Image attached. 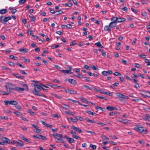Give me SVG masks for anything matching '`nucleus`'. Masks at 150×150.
<instances>
[{"instance_id":"2eb2a0df","label":"nucleus","mask_w":150,"mask_h":150,"mask_svg":"<svg viewBox=\"0 0 150 150\" xmlns=\"http://www.w3.org/2000/svg\"><path fill=\"white\" fill-rule=\"evenodd\" d=\"M23 145V144L21 141L19 140L18 142H17L16 146H22Z\"/></svg>"},{"instance_id":"5701e85b","label":"nucleus","mask_w":150,"mask_h":150,"mask_svg":"<svg viewBox=\"0 0 150 150\" xmlns=\"http://www.w3.org/2000/svg\"><path fill=\"white\" fill-rule=\"evenodd\" d=\"M95 45H96L97 47H100L101 48H103V47L101 44H100V42H96L95 44Z\"/></svg>"},{"instance_id":"ea45409f","label":"nucleus","mask_w":150,"mask_h":150,"mask_svg":"<svg viewBox=\"0 0 150 150\" xmlns=\"http://www.w3.org/2000/svg\"><path fill=\"white\" fill-rule=\"evenodd\" d=\"M90 146L92 147L93 149H95L96 148V146L95 145H93L92 144H90Z\"/></svg>"},{"instance_id":"f03ea898","label":"nucleus","mask_w":150,"mask_h":150,"mask_svg":"<svg viewBox=\"0 0 150 150\" xmlns=\"http://www.w3.org/2000/svg\"><path fill=\"white\" fill-rule=\"evenodd\" d=\"M11 19V18L10 16L5 17L4 16H1V21L2 23L7 22L9 20Z\"/></svg>"},{"instance_id":"13d9d810","label":"nucleus","mask_w":150,"mask_h":150,"mask_svg":"<svg viewBox=\"0 0 150 150\" xmlns=\"http://www.w3.org/2000/svg\"><path fill=\"white\" fill-rule=\"evenodd\" d=\"M134 66L138 68H140L141 66L137 63H135L134 64Z\"/></svg>"},{"instance_id":"72a5a7b5","label":"nucleus","mask_w":150,"mask_h":150,"mask_svg":"<svg viewBox=\"0 0 150 150\" xmlns=\"http://www.w3.org/2000/svg\"><path fill=\"white\" fill-rule=\"evenodd\" d=\"M102 75L105 76H106L108 75V73L107 72V71H104L102 72Z\"/></svg>"},{"instance_id":"4c0bfd02","label":"nucleus","mask_w":150,"mask_h":150,"mask_svg":"<svg viewBox=\"0 0 150 150\" xmlns=\"http://www.w3.org/2000/svg\"><path fill=\"white\" fill-rule=\"evenodd\" d=\"M58 12V13H57L56 14V15H57V16L59 15L60 14H61L63 13V12L61 10H59L58 11H57L56 12H56Z\"/></svg>"},{"instance_id":"20e7f679","label":"nucleus","mask_w":150,"mask_h":150,"mask_svg":"<svg viewBox=\"0 0 150 150\" xmlns=\"http://www.w3.org/2000/svg\"><path fill=\"white\" fill-rule=\"evenodd\" d=\"M70 133L72 134V137L77 139H80V137L76 135V133L73 131H71Z\"/></svg>"},{"instance_id":"774afa93","label":"nucleus","mask_w":150,"mask_h":150,"mask_svg":"<svg viewBox=\"0 0 150 150\" xmlns=\"http://www.w3.org/2000/svg\"><path fill=\"white\" fill-rule=\"evenodd\" d=\"M146 93L148 94L146 95V96L149 97H150V92L147 91Z\"/></svg>"},{"instance_id":"393cba45","label":"nucleus","mask_w":150,"mask_h":150,"mask_svg":"<svg viewBox=\"0 0 150 150\" xmlns=\"http://www.w3.org/2000/svg\"><path fill=\"white\" fill-rule=\"evenodd\" d=\"M14 89L15 90H16L17 91H23L24 90V88H20V87H16L14 88Z\"/></svg>"},{"instance_id":"7c9ffc66","label":"nucleus","mask_w":150,"mask_h":150,"mask_svg":"<svg viewBox=\"0 0 150 150\" xmlns=\"http://www.w3.org/2000/svg\"><path fill=\"white\" fill-rule=\"evenodd\" d=\"M40 137L39 139H42L44 140H45L47 139L46 138V137L40 135V136H39Z\"/></svg>"},{"instance_id":"dca6fc26","label":"nucleus","mask_w":150,"mask_h":150,"mask_svg":"<svg viewBox=\"0 0 150 150\" xmlns=\"http://www.w3.org/2000/svg\"><path fill=\"white\" fill-rule=\"evenodd\" d=\"M68 81L70 83L73 84H75L76 83L75 80L73 79H69L68 80Z\"/></svg>"},{"instance_id":"c9c22d12","label":"nucleus","mask_w":150,"mask_h":150,"mask_svg":"<svg viewBox=\"0 0 150 150\" xmlns=\"http://www.w3.org/2000/svg\"><path fill=\"white\" fill-rule=\"evenodd\" d=\"M53 96L54 97L58 98L61 99L62 98L61 96L57 95L55 94H53Z\"/></svg>"},{"instance_id":"a211bd4d","label":"nucleus","mask_w":150,"mask_h":150,"mask_svg":"<svg viewBox=\"0 0 150 150\" xmlns=\"http://www.w3.org/2000/svg\"><path fill=\"white\" fill-rule=\"evenodd\" d=\"M19 51L22 52L26 53L28 52V50L26 48H21L20 49Z\"/></svg>"},{"instance_id":"5fc2aeb1","label":"nucleus","mask_w":150,"mask_h":150,"mask_svg":"<svg viewBox=\"0 0 150 150\" xmlns=\"http://www.w3.org/2000/svg\"><path fill=\"white\" fill-rule=\"evenodd\" d=\"M20 72L21 73L23 74L26 75L27 74V73L23 70H20Z\"/></svg>"},{"instance_id":"4d7b16f0","label":"nucleus","mask_w":150,"mask_h":150,"mask_svg":"<svg viewBox=\"0 0 150 150\" xmlns=\"http://www.w3.org/2000/svg\"><path fill=\"white\" fill-rule=\"evenodd\" d=\"M116 113H116V112H110L109 113V115L110 116H113V115H115Z\"/></svg>"},{"instance_id":"6e6d98bb","label":"nucleus","mask_w":150,"mask_h":150,"mask_svg":"<svg viewBox=\"0 0 150 150\" xmlns=\"http://www.w3.org/2000/svg\"><path fill=\"white\" fill-rule=\"evenodd\" d=\"M39 136H40V134H38L37 135H34L33 137L35 138L39 139L40 137H39Z\"/></svg>"},{"instance_id":"79ce46f5","label":"nucleus","mask_w":150,"mask_h":150,"mask_svg":"<svg viewBox=\"0 0 150 150\" xmlns=\"http://www.w3.org/2000/svg\"><path fill=\"white\" fill-rule=\"evenodd\" d=\"M113 74L115 75L116 76H120L121 75V74L120 73L118 72H115Z\"/></svg>"},{"instance_id":"9d476101","label":"nucleus","mask_w":150,"mask_h":150,"mask_svg":"<svg viewBox=\"0 0 150 150\" xmlns=\"http://www.w3.org/2000/svg\"><path fill=\"white\" fill-rule=\"evenodd\" d=\"M142 118L145 120L150 122V115L149 114H147L145 116L143 117Z\"/></svg>"},{"instance_id":"b1692460","label":"nucleus","mask_w":150,"mask_h":150,"mask_svg":"<svg viewBox=\"0 0 150 150\" xmlns=\"http://www.w3.org/2000/svg\"><path fill=\"white\" fill-rule=\"evenodd\" d=\"M7 11L5 9H2L0 10V13L1 14H4L6 13Z\"/></svg>"},{"instance_id":"c03bdc74","label":"nucleus","mask_w":150,"mask_h":150,"mask_svg":"<svg viewBox=\"0 0 150 150\" xmlns=\"http://www.w3.org/2000/svg\"><path fill=\"white\" fill-rule=\"evenodd\" d=\"M23 61L24 62H29L30 61V60L28 59H26L25 57H23Z\"/></svg>"},{"instance_id":"0e129e2a","label":"nucleus","mask_w":150,"mask_h":150,"mask_svg":"<svg viewBox=\"0 0 150 150\" xmlns=\"http://www.w3.org/2000/svg\"><path fill=\"white\" fill-rule=\"evenodd\" d=\"M46 126L47 127H50V128H51L52 127V125L48 124H47V125H46Z\"/></svg>"},{"instance_id":"338daca9","label":"nucleus","mask_w":150,"mask_h":150,"mask_svg":"<svg viewBox=\"0 0 150 150\" xmlns=\"http://www.w3.org/2000/svg\"><path fill=\"white\" fill-rule=\"evenodd\" d=\"M67 27L69 29H70L71 28V25L70 24H68L66 25Z\"/></svg>"},{"instance_id":"412c9836","label":"nucleus","mask_w":150,"mask_h":150,"mask_svg":"<svg viewBox=\"0 0 150 150\" xmlns=\"http://www.w3.org/2000/svg\"><path fill=\"white\" fill-rule=\"evenodd\" d=\"M18 104L17 102L15 100H12L10 101V105H16Z\"/></svg>"},{"instance_id":"f8f14e48","label":"nucleus","mask_w":150,"mask_h":150,"mask_svg":"<svg viewBox=\"0 0 150 150\" xmlns=\"http://www.w3.org/2000/svg\"><path fill=\"white\" fill-rule=\"evenodd\" d=\"M53 137L55 139H57L56 137H57L59 138H62V134H59L58 133H56L55 135L53 134L52 135Z\"/></svg>"},{"instance_id":"7ed1b4c3","label":"nucleus","mask_w":150,"mask_h":150,"mask_svg":"<svg viewBox=\"0 0 150 150\" xmlns=\"http://www.w3.org/2000/svg\"><path fill=\"white\" fill-rule=\"evenodd\" d=\"M116 95L120 98L124 99H127L128 98V97L126 96H125L123 94L119 93H115Z\"/></svg>"},{"instance_id":"f704fd0d","label":"nucleus","mask_w":150,"mask_h":150,"mask_svg":"<svg viewBox=\"0 0 150 150\" xmlns=\"http://www.w3.org/2000/svg\"><path fill=\"white\" fill-rule=\"evenodd\" d=\"M64 5L65 6H68L69 7H71L72 6V4L70 3H65Z\"/></svg>"},{"instance_id":"de8ad7c7","label":"nucleus","mask_w":150,"mask_h":150,"mask_svg":"<svg viewBox=\"0 0 150 150\" xmlns=\"http://www.w3.org/2000/svg\"><path fill=\"white\" fill-rule=\"evenodd\" d=\"M131 9L132 11L133 12H134V13H135L136 14L137 13V12L135 9H134L132 8H131Z\"/></svg>"},{"instance_id":"3c124183","label":"nucleus","mask_w":150,"mask_h":150,"mask_svg":"<svg viewBox=\"0 0 150 150\" xmlns=\"http://www.w3.org/2000/svg\"><path fill=\"white\" fill-rule=\"evenodd\" d=\"M139 57H143L144 58H145L146 57V55L145 54H140L139 55Z\"/></svg>"},{"instance_id":"1a4fd4ad","label":"nucleus","mask_w":150,"mask_h":150,"mask_svg":"<svg viewBox=\"0 0 150 150\" xmlns=\"http://www.w3.org/2000/svg\"><path fill=\"white\" fill-rule=\"evenodd\" d=\"M6 90L9 93H12L13 92V91L15 89L14 88H11L10 87L6 86Z\"/></svg>"},{"instance_id":"69168bd1","label":"nucleus","mask_w":150,"mask_h":150,"mask_svg":"<svg viewBox=\"0 0 150 150\" xmlns=\"http://www.w3.org/2000/svg\"><path fill=\"white\" fill-rule=\"evenodd\" d=\"M119 79L121 81L123 82L124 81V79L123 78V76H120L119 77Z\"/></svg>"},{"instance_id":"bb28decb","label":"nucleus","mask_w":150,"mask_h":150,"mask_svg":"<svg viewBox=\"0 0 150 150\" xmlns=\"http://www.w3.org/2000/svg\"><path fill=\"white\" fill-rule=\"evenodd\" d=\"M129 120H127L122 119V121H119V122L124 123V124H127Z\"/></svg>"},{"instance_id":"a19ab883","label":"nucleus","mask_w":150,"mask_h":150,"mask_svg":"<svg viewBox=\"0 0 150 150\" xmlns=\"http://www.w3.org/2000/svg\"><path fill=\"white\" fill-rule=\"evenodd\" d=\"M86 132L87 133H90L93 135L95 134V133L93 132L90 131L88 130H86Z\"/></svg>"},{"instance_id":"052dcab7","label":"nucleus","mask_w":150,"mask_h":150,"mask_svg":"<svg viewBox=\"0 0 150 150\" xmlns=\"http://www.w3.org/2000/svg\"><path fill=\"white\" fill-rule=\"evenodd\" d=\"M103 139H104V140H108L109 139V138L107 137H106L105 136V135H103Z\"/></svg>"},{"instance_id":"4be33fe9","label":"nucleus","mask_w":150,"mask_h":150,"mask_svg":"<svg viewBox=\"0 0 150 150\" xmlns=\"http://www.w3.org/2000/svg\"><path fill=\"white\" fill-rule=\"evenodd\" d=\"M117 17H113L111 19V20L112 21V22L117 23Z\"/></svg>"},{"instance_id":"58836bf2","label":"nucleus","mask_w":150,"mask_h":150,"mask_svg":"<svg viewBox=\"0 0 150 150\" xmlns=\"http://www.w3.org/2000/svg\"><path fill=\"white\" fill-rule=\"evenodd\" d=\"M92 68L94 70H99V69L98 68L95 67L94 65H93L92 66Z\"/></svg>"},{"instance_id":"bf43d9fd","label":"nucleus","mask_w":150,"mask_h":150,"mask_svg":"<svg viewBox=\"0 0 150 150\" xmlns=\"http://www.w3.org/2000/svg\"><path fill=\"white\" fill-rule=\"evenodd\" d=\"M16 64L17 65H18V66H19L20 67H22L23 68H25V67L24 66H23L22 64H20V63H17Z\"/></svg>"},{"instance_id":"f3484780","label":"nucleus","mask_w":150,"mask_h":150,"mask_svg":"<svg viewBox=\"0 0 150 150\" xmlns=\"http://www.w3.org/2000/svg\"><path fill=\"white\" fill-rule=\"evenodd\" d=\"M62 72L66 74H72V72L70 71V70H60Z\"/></svg>"},{"instance_id":"aec40b11","label":"nucleus","mask_w":150,"mask_h":150,"mask_svg":"<svg viewBox=\"0 0 150 150\" xmlns=\"http://www.w3.org/2000/svg\"><path fill=\"white\" fill-rule=\"evenodd\" d=\"M116 23H113V22H111L110 24L109 25V27L110 28H112L115 27L116 26Z\"/></svg>"},{"instance_id":"f257e3e1","label":"nucleus","mask_w":150,"mask_h":150,"mask_svg":"<svg viewBox=\"0 0 150 150\" xmlns=\"http://www.w3.org/2000/svg\"><path fill=\"white\" fill-rule=\"evenodd\" d=\"M135 130L143 134L146 133L147 130L142 127L137 126L134 128Z\"/></svg>"},{"instance_id":"c85d7f7f","label":"nucleus","mask_w":150,"mask_h":150,"mask_svg":"<svg viewBox=\"0 0 150 150\" xmlns=\"http://www.w3.org/2000/svg\"><path fill=\"white\" fill-rule=\"evenodd\" d=\"M109 27H110L109 26H106L104 28V30L105 31H109L111 30V29Z\"/></svg>"},{"instance_id":"2f4dec72","label":"nucleus","mask_w":150,"mask_h":150,"mask_svg":"<svg viewBox=\"0 0 150 150\" xmlns=\"http://www.w3.org/2000/svg\"><path fill=\"white\" fill-rule=\"evenodd\" d=\"M82 80L84 81H90V80L88 79V78L86 76H84L82 77Z\"/></svg>"},{"instance_id":"423d86ee","label":"nucleus","mask_w":150,"mask_h":150,"mask_svg":"<svg viewBox=\"0 0 150 150\" xmlns=\"http://www.w3.org/2000/svg\"><path fill=\"white\" fill-rule=\"evenodd\" d=\"M65 91L66 93H69L71 94H77L76 91L73 90H70L68 89H66L65 90Z\"/></svg>"},{"instance_id":"e433bc0d","label":"nucleus","mask_w":150,"mask_h":150,"mask_svg":"<svg viewBox=\"0 0 150 150\" xmlns=\"http://www.w3.org/2000/svg\"><path fill=\"white\" fill-rule=\"evenodd\" d=\"M4 102L6 104V105H8V104L10 105V101H9L7 100H4Z\"/></svg>"},{"instance_id":"37998d69","label":"nucleus","mask_w":150,"mask_h":150,"mask_svg":"<svg viewBox=\"0 0 150 150\" xmlns=\"http://www.w3.org/2000/svg\"><path fill=\"white\" fill-rule=\"evenodd\" d=\"M70 119L71 120V121L73 122H77L78 120L76 119H75L71 118H70Z\"/></svg>"},{"instance_id":"0eeeda50","label":"nucleus","mask_w":150,"mask_h":150,"mask_svg":"<svg viewBox=\"0 0 150 150\" xmlns=\"http://www.w3.org/2000/svg\"><path fill=\"white\" fill-rule=\"evenodd\" d=\"M71 128L79 133H82L83 132L82 130L81 129L74 126H72L71 127Z\"/></svg>"},{"instance_id":"49530a36","label":"nucleus","mask_w":150,"mask_h":150,"mask_svg":"<svg viewBox=\"0 0 150 150\" xmlns=\"http://www.w3.org/2000/svg\"><path fill=\"white\" fill-rule=\"evenodd\" d=\"M8 64L11 66H14L15 65L14 63L13 62H8Z\"/></svg>"},{"instance_id":"09e8293b","label":"nucleus","mask_w":150,"mask_h":150,"mask_svg":"<svg viewBox=\"0 0 150 150\" xmlns=\"http://www.w3.org/2000/svg\"><path fill=\"white\" fill-rule=\"evenodd\" d=\"M95 108L96 110H98V109H100V110H103V109L102 108L100 107H99L98 106H96L95 107Z\"/></svg>"},{"instance_id":"603ef678","label":"nucleus","mask_w":150,"mask_h":150,"mask_svg":"<svg viewBox=\"0 0 150 150\" xmlns=\"http://www.w3.org/2000/svg\"><path fill=\"white\" fill-rule=\"evenodd\" d=\"M142 15L143 16L146 17L147 16V14L145 12H143L142 13Z\"/></svg>"},{"instance_id":"4468645a","label":"nucleus","mask_w":150,"mask_h":150,"mask_svg":"<svg viewBox=\"0 0 150 150\" xmlns=\"http://www.w3.org/2000/svg\"><path fill=\"white\" fill-rule=\"evenodd\" d=\"M125 18H118L117 17V22L119 23L125 21Z\"/></svg>"},{"instance_id":"864d4df0","label":"nucleus","mask_w":150,"mask_h":150,"mask_svg":"<svg viewBox=\"0 0 150 150\" xmlns=\"http://www.w3.org/2000/svg\"><path fill=\"white\" fill-rule=\"evenodd\" d=\"M1 67L4 70H7L8 69H9V68H8L4 66H1Z\"/></svg>"},{"instance_id":"6e6552de","label":"nucleus","mask_w":150,"mask_h":150,"mask_svg":"<svg viewBox=\"0 0 150 150\" xmlns=\"http://www.w3.org/2000/svg\"><path fill=\"white\" fill-rule=\"evenodd\" d=\"M64 138L67 139L68 140V142L70 143H73L74 142V139L72 138H70L68 136H65L64 137Z\"/></svg>"},{"instance_id":"9b49d317","label":"nucleus","mask_w":150,"mask_h":150,"mask_svg":"<svg viewBox=\"0 0 150 150\" xmlns=\"http://www.w3.org/2000/svg\"><path fill=\"white\" fill-rule=\"evenodd\" d=\"M106 109L108 110L109 111H112L113 110H117V109L116 108L112 107L110 106H108L106 107Z\"/></svg>"},{"instance_id":"8fccbe9b","label":"nucleus","mask_w":150,"mask_h":150,"mask_svg":"<svg viewBox=\"0 0 150 150\" xmlns=\"http://www.w3.org/2000/svg\"><path fill=\"white\" fill-rule=\"evenodd\" d=\"M86 120H87V121L90 122H91V123H94L95 122L94 121L88 119H87Z\"/></svg>"},{"instance_id":"ddd939ff","label":"nucleus","mask_w":150,"mask_h":150,"mask_svg":"<svg viewBox=\"0 0 150 150\" xmlns=\"http://www.w3.org/2000/svg\"><path fill=\"white\" fill-rule=\"evenodd\" d=\"M48 85L49 86L51 87L52 88H57L58 87H60V86H57L56 85L54 84H53L49 83Z\"/></svg>"},{"instance_id":"c756f323","label":"nucleus","mask_w":150,"mask_h":150,"mask_svg":"<svg viewBox=\"0 0 150 150\" xmlns=\"http://www.w3.org/2000/svg\"><path fill=\"white\" fill-rule=\"evenodd\" d=\"M3 139H5L4 140H3V141L5 142L8 144H10V141L9 139L6 137H4Z\"/></svg>"},{"instance_id":"473e14b6","label":"nucleus","mask_w":150,"mask_h":150,"mask_svg":"<svg viewBox=\"0 0 150 150\" xmlns=\"http://www.w3.org/2000/svg\"><path fill=\"white\" fill-rule=\"evenodd\" d=\"M13 113L17 116H20L21 115V113L18 111L14 112Z\"/></svg>"},{"instance_id":"a18cd8bd","label":"nucleus","mask_w":150,"mask_h":150,"mask_svg":"<svg viewBox=\"0 0 150 150\" xmlns=\"http://www.w3.org/2000/svg\"><path fill=\"white\" fill-rule=\"evenodd\" d=\"M104 93L105 94L109 96H112V94L111 93H108L107 92H105Z\"/></svg>"},{"instance_id":"cd10ccee","label":"nucleus","mask_w":150,"mask_h":150,"mask_svg":"<svg viewBox=\"0 0 150 150\" xmlns=\"http://www.w3.org/2000/svg\"><path fill=\"white\" fill-rule=\"evenodd\" d=\"M29 17L31 18L30 20L32 21H35L36 19L35 18L33 17V16L32 14H30L29 16Z\"/></svg>"},{"instance_id":"a878e982","label":"nucleus","mask_w":150,"mask_h":150,"mask_svg":"<svg viewBox=\"0 0 150 150\" xmlns=\"http://www.w3.org/2000/svg\"><path fill=\"white\" fill-rule=\"evenodd\" d=\"M86 112L92 115H97L95 113H93V112H91L90 110L87 111H86Z\"/></svg>"},{"instance_id":"6ab92c4d","label":"nucleus","mask_w":150,"mask_h":150,"mask_svg":"<svg viewBox=\"0 0 150 150\" xmlns=\"http://www.w3.org/2000/svg\"><path fill=\"white\" fill-rule=\"evenodd\" d=\"M75 118H76L77 120H79L81 121H83L84 120V119L83 118H82L81 117H79L78 116H76L75 117Z\"/></svg>"},{"instance_id":"680f3d73","label":"nucleus","mask_w":150,"mask_h":150,"mask_svg":"<svg viewBox=\"0 0 150 150\" xmlns=\"http://www.w3.org/2000/svg\"><path fill=\"white\" fill-rule=\"evenodd\" d=\"M31 125L33 127H34V128H35V129H38L39 127L37 125H35L34 124H32Z\"/></svg>"},{"instance_id":"e2e57ef3","label":"nucleus","mask_w":150,"mask_h":150,"mask_svg":"<svg viewBox=\"0 0 150 150\" xmlns=\"http://www.w3.org/2000/svg\"><path fill=\"white\" fill-rule=\"evenodd\" d=\"M0 118H1L2 119H5L6 120L8 119L7 117H5V116L0 117Z\"/></svg>"},{"instance_id":"39448f33","label":"nucleus","mask_w":150,"mask_h":150,"mask_svg":"<svg viewBox=\"0 0 150 150\" xmlns=\"http://www.w3.org/2000/svg\"><path fill=\"white\" fill-rule=\"evenodd\" d=\"M42 88V86L38 85H34L35 91L38 92L40 91Z\"/></svg>"}]
</instances>
